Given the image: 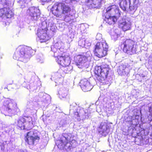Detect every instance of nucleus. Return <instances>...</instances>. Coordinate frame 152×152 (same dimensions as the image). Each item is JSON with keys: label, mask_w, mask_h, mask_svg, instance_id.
I'll use <instances>...</instances> for the list:
<instances>
[{"label": "nucleus", "mask_w": 152, "mask_h": 152, "mask_svg": "<svg viewBox=\"0 0 152 152\" xmlns=\"http://www.w3.org/2000/svg\"><path fill=\"white\" fill-rule=\"evenodd\" d=\"M31 0H18L17 2L18 3L20 4H23L26 3L27 2H28Z\"/></svg>", "instance_id": "40"}, {"label": "nucleus", "mask_w": 152, "mask_h": 152, "mask_svg": "<svg viewBox=\"0 0 152 152\" xmlns=\"http://www.w3.org/2000/svg\"><path fill=\"white\" fill-rule=\"evenodd\" d=\"M69 110L70 113L74 114L75 117L78 121L88 119L90 114L88 110L77 106L74 102L70 104Z\"/></svg>", "instance_id": "4"}, {"label": "nucleus", "mask_w": 152, "mask_h": 152, "mask_svg": "<svg viewBox=\"0 0 152 152\" xmlns=\"http://www.w3.org/2000/svg\"><path fill=\"white\" fill-rule=\"evenodd\" d=\"M74 136L71 133L62 134L60 140L57 141L58 147L61 149H63L67 151H70L72 147V143L75 142L73 139Z\"/></svg>", "instance_id": "5"}, {"label": "nucleus", "mask_w": 152, "mask_h": 152, "mask_svg": "<svg viewBox=\"0 0 152 152\" xmlns=\"http://www.w3.org/2000/svg\"><path fill=\"white\" fill-rule=\"evenodd\" d=\"M33 83H30L29 80H25L24 82L22 83V86L26 88L27 89H31V88H32L33 87Z\"/></svg>", "instance_id": "29"}, {"label": "nucleus", "mask_w": 152, "mask_h": 152, "mask_svg": "<svg viewBox=\"0 0 152 152\" xmlns=\"http://www.w3.org/2000/svg\"><path fill=\"white\" fill-rule=\"evenodd\" d=\"M42 2H47L48 0H41Z\"/></svg>", "instance_id": "44"}, {"label": "nucleus", "mask_w": 152, "mask_h": 152, "mask_svg": "<svg viewBox=\"0 0 152 152\" xmlns=\"http://www.w3.org/2000/svg\"><path fill=\"white\" fill-rule=\"evenodd\" d=\"M96 39L100 40L102 39V35L100 33H98L96 36Z\"/></svg>", "instance_id": "42"}, {"label": "nucleus", "mask_w": 152, "mask_h": 152, "mask_svg": "<svg viewBox=\"0 0 152 152\" xmlns=\"http://www.w3.org/2000/svg\"><path fill=\"white\" fill-rule=\"evenodd\" d=\"M42 26H46V31L49 29L53 32L56 30V26L51 19L46 20L42 22Z\"/></svg>", "instance_id": "23"}, {"label": "nucleus", "mask_w": 152, "mask_h": 152, "mask_svg": "<svg viewBox=\"0 0 152 152\" xmlns=\"http://www.w3.org/2000/svg\"><path fill=\"white\" fill-rule=\"evenodd\" d=\"M32 102L31 103L29 102V103H28L27 105V108L28 109V110L27 111V112H28L29 110H31L33 109V105L32 104Z\"/></svg>", "instance_id": "39"}, {"label": "nucleus", "mask_w": 152, "mask_h": 152, "mask_svg": "<svg viewBox=\"0 0 152 152\" xmlns=\"http://www.w3.org/2000/svg\"><path fill=\"white\" fill-rule=\"evenodd\" d=\"M65 66V67H64L63 69V71L65 73H69L72 69L73 68L72 66L70 65L67 66Z\"/></svg>", "instance_id": "32"}, {"label": "nucleus", "mask_w": 152, "mask_h": 152, "mask_svg": "<svg viewBox=\"0 0 152 152\" xmlns=\"http://www.w3.org/2000/svg\"><path fill=\"white\" fill-rule=\"evenodd\" d=\"M62 86V85H61ZM68 89L65 87H61L59 91H58V94L60 95V97H61L62 98H65L66 97L68 94Z\"/></svg>", "instance_id": "27"}, {"label": "nucleus", "mask_w": 152, "mask_h": 152, "mask_svg": "<svg viewBox=\"0 0 152 152\" xmlns=\"http://www.w3.org/2000/svg\"><path fill=\"white\" fill-rule=\"evenodd\" d=\"M134 42L131 39H124L122 42L121 47H123V50L125 53L129 55L136 53V46Z\"/></svg>", "instance_id": "9"}, {"label": "nucleus", "mask_w": 152, "mask_h": 152, "mask_svg": "<svg viewBox=\"0 0 152 152\" xmlns=\"http://www.w3.org/2000/svg\"><path fill=\"white\" fill-rule=\"evenodd\" d=\"M36 60L37 62L42 63L44 62V57L42 54L41 53L38 54L36 56Z\"/></svg>", "instance_id": "30"}, {"label": "nucleus", "mask_w": 152, "mask_h": 152, "mask_svg": "<svg viewBox=\"0 0 152 152\" xmlns=\"http://www.w3.org/2000/svg\"><path fill=\"white\" fill-rule=\"evenodd\" d=\"M27 12L31 17L32 20H37L40 14V11L37 7H32L27 10Z\"/></svg>", "instance_id": "14"}, {"label": "nucleus", "mask_w": 152, "mask_h": 152, "mask_svg": "<svg viewBox=\"0 0 152 152\" xmlns=\"http://www.w3.org/2000/svg\"><path fill=\"white\" fill-rule=\"evenodd\" d=\"M109 70V66L106 64L96 66L94 72L97 80L103 84H110V80L107 78Z\"/></svg>", "instance_id": "3"}, {"label": "nucleus", "mask_w": 152, "mask_h": 152, "mask_svg": "<svg viewBox=\"0 0 152 152\" xmlns=\"http://www.w3.org/2000/svg\"><path fill=\"white\" fill-rule=\"evenodd\" d=\"M16 125L21 129H31L33 127L32 118L29 116L20 117L16 120Z\"/></svg>", "instance_id": "8"}, {"label": "nucleus", "mask_w": 152, "mask_h": 152, "mask_svg": "<svg viewBox=\"0 0 152 152\" xmlns=\"http://www.w3.org/2000/svg\"><path fill=\"white\" fill-rule=\"evenodd\" d=\"M117 72L119 75H128L129 70L125 65H121L118 68Z\"/></svg>", "instance_id": "25"}, {"label": "nucleus", "mask_w": 152, "mask_h": 152, "mask_svg": "<svg viewBox=\"0 0 152 152\" xmlns=\"http://www.w3.org/2000/svg\"><path fill=\"white\" fill-rule=\"evenodd\" d=\"M106 12L107 15H116L119 16L120 13L119 9L115 5H110L105 10Z\"/></svg>", "instance_id": "18"}, {"label": "nucleus", "mask_w": 152, "mask_h": 152, "mask_svg": "<svg viewBox=\"0 0 152 152\" xmlns=\"http://www.w3.org/2000/svg\"><path fill=\"white\" fill-rule=\"evenodd\" d=\"M78 44L79 46L82 47H85L86 48L87 46H90L91 44L87 41L86 42V40L85 39H80L78 42Z\"/></svg>", "instance_id": "28"}, {"label": "nucleus", "mask_w": 152, "mask_h": 152, "mask_svg": "<svg viewBox=\"0 0 152 152\" xmlns=\"http://www.w3.org/2000/svg\"><path fill=\"white\" fill-rule=\"evenodd\" d=\"M110 126L105 123H102L98 129L99 133L103 136H105L109 132Z\"/></svg>", "instance_id": "21"}, {"label": "nucleus", "mask_w": 152, "mask_h": 152, "mask_svg": "<svg viewBox=\"0 0 152 152\" xmlns=\"http://www.w3.org/2000/svg\"><path fill=\"white\" fill-rule=\"evenodd\" d=\"M103 0H86V5L90 9L100 8Z\"/></svg>", "instance_id": "16"}, {"label": "nucleus", "mask_w": 152, "mask_h": 152, "mask_svg": "<svg viewBox=\"0 0 152 152\" xmlns=\"http://www.w3.org/2000/svg\"><path fill=\"white\" fill-rule=\"evenodd\" d=\"M138 0H121L120 3L121 8L123 11L136 10L138 6Z\"/></svg>", "instance_id": "10"}, {"label": "nucleus", "mask_w": 152, "mask_h": 152, "mask_svg": "<svg viewBox=\"0 0 152 152\" xmlns=\"http://www.w3.org/2000/svg\"><path fill=\"white\" fill-rule=\"evenodd\" d=\"M69 7L63 3H56L52 7L51 10L53 14L57 17L68 13L70 11Z\"/></svg>", "instance_id": "7"}, {"label": "nucleus", "mask_w": 152, "mask_h": 152, "mask_svg": "<svg viewBox=\"0 0 152 152\" xmlns=\"http://www.w3.org/2000/svg\"><path fill=\"white\" fill-rule=\"evenodd\" d=\"M63 2H65L66 3L69 4L71 3H75L78 1L80 0H62Z\"/></svg>", "instance_id": "37"}, {"label": "nucleus", "mask_w": 152, "mask_h": 152, "mask_svg": "<svg viewBox=\"0 0 152 152\" xmlns=\"http://www.w3.org/2000/svg\"><path fill=\"white\" fill-rule=\"evenodd\" d=\"M138 77H139V78L138 79V80L140 82H141L142 80L144 79V78L145 77V75L143 74H141L140 75H137Z\"/></svg>", "instance_id": "38"}, {"label": "nucleus", "mask_w": 152, "mask_h": 152, "mask_svg": "<svg viewBox=\"0 0 152 152\" xmlns=\"http://www.w3.org/2000/svg\"><path fill=\"white\" fill-rule=\"evenodd\" d=\"M105 18L104 20L109 25L114 24L118 19L120 18L119 16L116 15H107V13H105L104 14Z\"/></svg>", "instance_id": "24"}, {"label": "nucleus", "mask_w": 152, "mask_h": 152, "mask_svg": "<svg viewBox=\"0 0 152 152\" xmlns=\"http://www.w3.org/2000/svg\"><path fill=\"white\" fill-rule=\"evenodd\" d=\"M108 48V45L105 41L97 42L94 50V54L99 58L102 57L107 54Z\"/></svg>", "instance_id": "11"}, {"label": "nucleus", "mask_w": 152, "mask_h": 152, "mask_svg": "<svg viewBox=\"0 0 152 152\" xmlns=\"http://www.w3.org/2000/svg\"><path fill=\"white\" fill-rule=\"evenodd\" d=\"M81 152H84V150H81V151H80Z\"/></svg>", "instance_id": "45"}, {"label": "nucleus", "mask_w": 152, "mask_h": 152, "mask_svg": "<svg viewBox=\"0 0 152 152\" xmlns=\"http://www.w3.org/2000/svg\"><path fill=\"white\" fill-rule=\"evenodd\" d=\"M17 152H28L26 149H20L18 150Z\"/></svg>", "instance_id": "43"}, {"label": "nucleus", "mask_w": 152, "mask_h": 152, "mask_svg": "<svg viewBox=\"0 0 152 152\" xmlns=\"http://www.w3.org/2000/svg\"><path fill=\"white\" fill-rule=\"evenodd\" d=\"M80 84L81 89L84 92L90 91L93 88L90 82L86 78L81 80Z\"/></svg>", "instance_id": "19"}, {"label": "nucleus", "mask_w": 152, "mask_h": 152, "mask_svg": "<svg viewBox=\"0 0 152 152\" xmlns=\"http://www.w3.org/2000/svg\"><path fill=\"white\" fill-rule=\"evenodd\" d=\"M26 138V142L28 144L31 145L36 144L39 139L36 134L33 131L28 132Z\"/></svg>", "instance_id": "13"}, {"label": "nucleus", "mask_w": 152, "mask_h": 152, "mask_svg": "<svg viewBox=\"0 0 152 152\" xmlns=\"http://www.w3.org/2000/svg\"><path fill=\"white\" fill-rule=\"evenodd\" d=\"M34 52L30 47L20 45L16 49L13 57L15 60L26 63L29 60Z\"/></svg>", "instance_id": "2"}, {"label": "nucleus", "mask_w": 152, "mask_h": 152, "mask_svg": "<svg viewBox=\"0 0 152 152\" xmlns=\"http://www.w3.org/2000/svg\"><path fill=\"white\" fill-rule=\"evenodd\" d=\"M33 101L36 102H41L42 105L44 107L46 106L50 102V97L43 92H40L38 96L34 98Z\"/></svg>", "instance_id": "12"}, {"label": "nucleus", "mask_w": 152, "mask_h": 152, "mask_svg": "<svg viewBox=\"0 0 152 152\" xmlns=\"http://www.w3.org/2000/svg\"><path fill=\"white\" fill-rule=\"evenodd\" d=\"M119 26L125 31L130 29L131 23L129 21H126L125 19L120 18L118 21Z\"/></svg>", "instance_id": "20"}, {"label": "nucleus", "mask_w": 152, "mask_h": 152, "mask_svg": "<svg viewBox=\"0 0 152 152\" xmlns=\"http://www.w3.org/2000/svg\"><path fill=\"white\" fill-rule=\"evenodd\" d=\"M64 44L61 42H58L51 46V50L54 53V56L58 58V63L62 66L70 65L71 61L68 54L64 53Z\"/></svg>", "instance_id": "1"}, {"label": "nucleus", "mask_w": 152, "mask_h": 152, "mask_svg": "<svg viewBox=\"0 0 152 152\" xmlns=\"http://www.w3.org/2000/svg\"><path fill=\"white\" fill-rule=\"evenodd\" d=\"M14 13L9 8L4 7L0 10V16L5 17L7 18H11L13 17Z\"/></svg>", "instance_id": "22"}, {"label": "nucleus", "mask_w": 152, "mask_h": 152, "mask_svg": "<svg viewBox=\"0 0 152 152\" xmlns=\"http://www.w3.org/2000/svg\"><path fill=\"white\" fill-rule=\"evenodd\" d=\"M139 116L137 115H133L131 117V120L129 121L127 124L128 126H132L134 127L138 124V118Z\"/></svg>", "instance_id": "26"}, {"label": "nucleus", "mask_w": 152, "mask_h": 152, "mask_svg": "<svg viewBox=\"0 0 152 152\" xmlns=\"http://www.w3.org/2000/svg\"><path fill=\"white\" fill-rule=\"evenodd\" d=\"M74 59L78 68H82L87 67L88 62L86 61V58L83 57V55H78L75 56Z\"/></svg>", "instance_id": "15"}, {"label": "nucleus", "mask_w": 152, "mask_h": 152, "mask_svg": "<svg viewBox=\"0 0 152 152\" xmlns=\"http://www.w3.org/2000/svg\"><path fill=\"white\" fill-rule=\"evenodd\" d=\"M74 18L75 17L74 15L69 14V15H66L65 16L64 20L66 22H68L74 20Z\"/></svg>", "instance_id": "31"}, {"label": "nucleus", "mask_w": 152, "mask_h": 152, "mask_svg": "<svg viewBox=\"0 0 152 152\" xmlns=\"http://www.w3.org/2000/svg\"><path fill=\"white\" fill-rule=\"evenodd\" d=\"M118 34L116 33L113 32L111 35V37L113 40L114 41H115L117 40L118 37Z\"/></svg>", "instance_id": "36"}, {"label": "nucleus", "mask_w": 152, "mask_h": 152, "mask_svg": "<svg viewBox=\"0 0 152 152\" xmlns=\"http://www.w3.org/2000/svg\"><path fill=\"white\" fill-rule=\"evenodd\" d=\"M91 55H92L90 52L88 51L86 53H85L83 56V57L86 58V61L87 62L88 60H90Z\"/></svg>", "instance_id": "33"}, {"label": "nucleus", "mask_w": 152, "mask_h": 152, "mask_svg": "<svg viewBox=\"0 0 152 152\" xmlns=\"http://www.w3.org/2000/svg\"><path fill=\"white\" fill-rule=\"evenodd\" d=\"M46 27L42 26L41 29H38L37 30L38 37L39 39V42L41 43L45 42L48 40L47 37Z\"/></svg>", "instance_id": "17"}, {"label": "nucleus", "mask_w": 152, "mask_h": 152, "mask_svg": "<svg viewBox=\"0 0 152 152\" xmlns=\"http://www.w3.org/2000/svg\"><path fill=\"white\" fill-rule=\"evenodd\" d=\"M22 82H21V81H20L15 84V86L17 88H19L20 86L21 85H22Z\"/></svg>", "instance_id": "41"}, {"label": "nucleus", "mask_w": 152, "mask_h": 152, "mask_svg": "<svg viewBox=\"0 0 152 152\" xmlns=\"http://www.w3.org/2000/svg\"><path fill=\"white\" fill-rule=\"evenodd\" d=\"M4 88L5 89L6 88H7L6 87H4Z\"/></svg>", "instance_id": "46"}, {"label": "nucleus", "mask_w": 152, "mask_h": 152, "mask_svg": "<svg viewBox=\"0 0 152 152\" xmlns=\"http://www.w3.org/2000/svg\"><path fill=\"white\" fill-rule=\"evenodd\" d=\"M70 122V120L69 119L67 120L63 119L61 120V126H64L66 124H69Z\"/></svg>", "instance_id": "34"}, {"label": "nucleus", "mask_w": 152, "mask_h": 152, "mask_svg": "<svg viewBox=\"0 0 152 152\" xmlns=\"http://www.w3.org/2000/svg\"><path fill=\"white\" fill-rule=\"evenodd\" d=\"M8 2V0H0V4L3 5L4 7H7Z\"/></svg>", "instance_id": "35"}, {"label": "nucleus", "mask_w": 152, "mask_h": 152, "mask_svg": "<svg viewBox=\"0 0 152 152\" xmlns=\"http://www.w3.org/2000/svg\"><path fill=\"white\" fill-rule=\"evenodd\" d=\"M3 108L5 113L9 116L14 115L19 111L16 102L9 99L4 101Z\"/></svg>", "instance_id": "6"}]
</instances>
